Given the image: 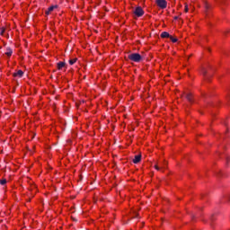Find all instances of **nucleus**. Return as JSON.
<instances>
[{
	"instance_id": "18",
	"label": "nucleus",
	"mask_w": 230,
	"mask_h": 230,
	"mask_svg": "<svg viewBox=\"0 0 230 230\" xmlns=\"http://www.w3.org/2000/svg\"><path fill=\"white\" fill-rule=\"evenodd\" d=\"M202 75L206 76V68H202Z\"/></svg>"
},
{
	"instance_id": "10",
	"label": "nucleus",
	"mask_w": 230,
	"mask_h": 230,
	"mask_svg": "<svg viewBox=\"0 0 230 230\" xmlns=\"http://www.w3.org/2000/svg\"><path fill=\"white\" fill-rule=\"evenodd\" d=\"M186 99L188 100V102H190V103L193 102V94L191 93H187L186 94Z\"/></svg>"
},
{
	"instance_id": "1",
	"label": "nucleus",
	"mask_w": 230,
	"mask_h": 230,
	"mask_svg": "<svg viewBox=\"0 0 230 230\" xmlns=\"http://www.w3.org/2000/svg\"><path fill=\"white\" fill-rule=\"evenodd\" d=\"M142 57L138 53H132L128 55V59L132 62H141Z\"/></svg>"
},
{
	"instance_id": "7",
	"label": "nucleus",
	"mask_w": 230,
	"mask_h": 230,
	"mask_svg": "<svg viewBox=\"0 0 230 230\" xmlns=\"http://www.w3.org/2000/svg\"><path fill=\"white\" fill-rule=\"evenodd\" d=\"M57 67L58 70L62 69L63 67H66V62H62V61L58 62L57 64Z\"/></svg>"
},
{
	"instance_id": "6",
	"label": "nucleus",
	"mask_w": 230,
	"mask_h": 230,
	"mask_svg": "<svg viewBox=\"0 0 230 230\" xmlns=\"http://www.w3.org/2000/svg\"><path fill=\"white\" fill-rule=\"evenodd\" d=\"M141 162V155H135V158L133 159L134 164H137V163Z\"/></svg>"
},
{
	"instance_id": "17",
	"label": "nucleus",
	"mask_w": 230,
	"mask_h": 230,
	"mask_svg": "<svg viewBox=\"0 0 230 230\" xmlns=\"http://www.w3.org/2000/svg\"><path fill=\"white\" fill-rule=\"evenodd\" d=\"M189 11H190V9L188 8V4H185L184 12H185L186 13H188Z\"/></svg>"
},
{
	"instance_id": "15",
	"label": "nucleus",
	"mask_w": 230,
	"mask_h": 230,
	"mask_svg": "<svg viewBox=\"0 0 230 230\" xmlns=\"http://www.w3.org/2000/svg\"><path fill=\"white\" fill-rule=\"evenodd\" d=\"M6 182H7L6 179L0 180V184L2 186H4V184H6Z\"/></svg>"
},
{
	"instance_id": "3",
	"label": "nucleus",
	"mask_w": 230,
	"mask_h": 230,
	"mask_svg": "<svg viewBox=\"0 0 230 230\" xmlns=\"http://www.w3.org/2000/svg\"><path fill=\"white\" fill-rule=\"evenodd\" d=\"M134 14L137 17H143V15H145V11L143 10V8L141 6H138L135 9L134 11Z\"/></svg>"
},
{
	"instance_id": "12",
	"label": "nucleus",
	"mask_w": 230,
	"mask_h": 230,
	"mask_svg": "<svg viewBox=\"0 0 230 230\" xmlns=\"http://www.w3.org/2000/svg\"><path fill=\"white\" fill-rule=\"evenodd\" d=\"M210 8H211V5H209V4H205V12H206V13H208V12L209 11Z\"/></svg>"
},
{
	"instance_id": "11",
	"label": "nucleus",
	"mask_w": 230,
	"mask_h": 230,
	"mask_svg": "<svg viewBox=\"0 0 230 230\" xmlns=\"http://www.w3.org/2000/svg\"><path fill=\"white\" fill-rule=\"evenodd\" d=\"M13 53V51L12 50V49L10 48L6 49V52H5L6 57H9V58L12 57Z\"/></svg>"
},
{
	"instance_id": "8",
	"label": "nucleus",
	"mask_w": 230,
	"mask_h": 230,
	"mask_svg": "<svg viewBox=\"0 0 230 230\" xmlns=\"http://www.w3.org/2000/svg\"><path fill=\"white\" fill-rule=\"evenodd\" d=\"M55 8H57V6H50L48 8V10L45 12L46 15H49V13H51V12H53V10H55Z\"/></svg>"
},
{
	"instance_id": "19",
	"label": "nucleus",
	"mask_w": 230,
	"mask_h": 230,
	"mask_svg": "<svg viewBox=\"0 0 230 230\" xmlns=\"http://www.w3.org/2000/svg\"><path fill=\"white\" fill-rule=\"evenodd\" d=\"M226 200H230V194H228L227 196H226Z\"/></svg>"
},
{
	"instance_id": "16",
	"label": "nucleus",
	"mask_w": 230,
	"mask_h": 230,
	"mask_svg": "<svg viewBox=\"0 0 230 230\" xmlns=\"http://www.w3.org/2000/svg\"><path fill=\"white\" fill-rule=\"evenodd\" d=\"M4 31H6V30L4 29V27H2L0 35H4Z\"/></svg>"
},
{
	"instance_id": "14",
	"label": "nucleus",
	"mask_w": 230,
	"mask_h": 230,
	"mask_svg": "<svg viewBox=\"0 0 230 230\" xmlns=\"http://www.w3.org/2000/svg\"><path fill=\"white\" fill-rule=\"evenodd\" d=\"M169 39H170V40H172V42H174V43L177 42V40H178L177 38H174L172 35L169 37Z\"/></svg>"
},
{
	"instance_id": "20",
	"label": "nucleus",
	"mask_w": 230,
	"mask_h": 230,
	"mask_svg": "<svg viewBox=\"0 0 230 230\" xmlns=\"http://www.w3.org/2000/svg\"><path fill=\"white\" fill-rule=\"evenodd\" d=\"M174 19L177 20V19H179V17H178V16H175Z\"/></svg>"
},
{
	"instance_id": "2",
	"label": "nucleus",
	"mask_w": 230,
	"mask_h": 230,
	"mask_svg": "<svg viewBox=\"0 0 230 230\" xmlns=\"http://www.w3.org/2000/svg\"><path fill=\"white\" fill-rule=\"evenodd\" d=\"M167 164H168V163L166 161L160 162L155 165V170H157L159 172L162 170H165Z\"/></svg>"
},
{
	"instance_id": "4",
	"label": "nucleus",
	"mask_w": 230,
	"mask_h": 230,
	"mask_svg": "<svg viewBox=\"0 0 230 230\" xmlns=\"http://www.w3.org/2000/svg\"><path fill=\"white\" fill-rule=\"evenodd\" d=\"M156 4L162 10H164V8L168 6V3L166 2V0H156Z\"/></svg>"
},
{
	"instance_id": "9",
	"label": "nucleus",
	"mask_w": 230,
	"mask_h": 230,
	"mask_svg": "<svg viewBox=\"0 0 230 230\" xmlns=\"http://www.w3.org/2000/svg\"><path fill=\"white\" fill-rule=\"evenodd\" d=\"M170 33H168L167 31H164L161 33V38L162 39H170Z\"/></svg>"
},
{
	"instance_id": "5",
	"label": "nucleus",
	"mask_w": 230,
	"mask_h": 230,
	"mask_svg": "<svg viewBox=\"0 0 230 230\" xmlns=\"http://www.w3.org/2000/svg\"><path fill=\"white\" fill-rule=\"evenodd\" d=\"M23 75H24V72H22V70H18L13 74V76H14L16 78H22Z\"/></svg>"
},
{
	"instance_id": "13",
	"label": "nucleus",
	"mask_w": 230,
	"mask_h": 230,
	"mask_svg": "<svg viewBox=\"0 0 230 230\" xmlns=\"http://www.w3.org/2000/svg\"><path fill=\"white\" fill-rule=\"evenodd\" d=\"M76 58H73V59H70L69 60V64H70V66H73L74 64H76Z\"/></svg>"
}]
</instances>
